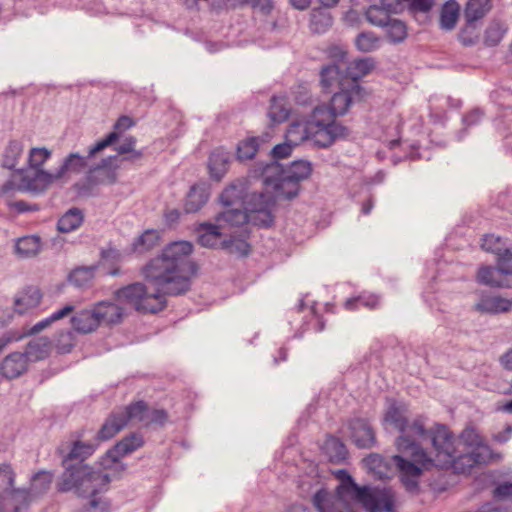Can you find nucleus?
<instances>
[{
    "label": "nucleus",
    "mask_w": 512,
    "mask_h": 512,
    "mask_svg": "<svg viewBox=\"0 0 512 512\" xmlns=\"http://www.w3.org/2000/svg\"><path fill=\"white\" fill-rule=\"evenodd\" d=\"M384 422L400 433L395 442L400 454L394 455L392 459L409 492L417 491L422 472L433 467L451 468L455 473L465 474L476 465L500 458L488 445H480L477 449L467 450L457 456L454 438L444 426L430 431L425 428L421 418L408 422L395 405L388 408Z\"/></svg>",
    "instance_id": "nucleus-1"
},
{
    "label": "nucleus",
    "mask_w": 512,
    "mask_h": 512,
    "mask_svg": "<svg viewBox=\"0 0 512 512\" xmlns=\"http://www.w3.org/2000/svg\"><path fill=\"white\" fill-rule=\"evenodd\" d=\"M193 246L188 241H176L167 245L162 253L142 268L148 285L136 282L116 292L119 300L144 314H155L166 305V296L186 293L191 287V278L196 267L190 261Z\"/></svg>",
    "instance_id": "nucleus-2"
},
{
    "label": "nucleus",
    "mask_w": 512,
    "mask_h": 512,
    "mask_svg": "<svg viewBox=\"0 0 512 512\" xmlns=\"http://www.w3.org/2000/svg\"><path fill=\"white\" fill-rule=\"evenodd\" d=\"M335 476L340 481L335 494L320 489L313 496L318 512H355L358 504L367 512H394L395 496L390 488L360 487L344 469L337 470Z\"/></svg>",
    "instance_id": "nucleus-3"
},
{
    "label": "nucleus",
    "mask_w": 512,
    "mask_h": 512,
    "mask_svg": "<svg viewBox=\"0 0 512 512\" xmlns=\"http://www.w3.org/2000/svg\"><path fill=\"white\" fill-rule=\"evenodd\" d=\"M93 453L92 445L80 441L73 443L70 451L62 460L65 471L61 476L58 489L62 492L74 490L78 496L90 497V506L96 507L95 471L93 467L84 463Z\"/></svg>",
    "instance_id": "nucleus-4"
},
{
    "label": "nucleus",
    "mask_w": 512,
    "mask_h": 512,
    "mask_svg": "<svg viewBox=\"0 0 512 512\" xmlns=\"http://www.w3.org/2000/svg\"><path fill=\"white\" fill-rule=\"evenodd\" d=\"M329 118L330 114L325 110L313 109L307 119L289 124L285 139L296 146L310 141L317 147L328 148L336 141L335 136L343 131L340 127L331 126Z\"/></svg>",
    "instance_id": "nucleus-5"
},
{
    "label": "nucleus",
    "mask_w": 512,
    "mask_h": 512,
    "mask_svg": "<svg viewBox=\"0 0 512 512\" xmlns=\"http://www.w3.org/2000/svg\"><path fill=\"white\" fill-rule=\"evenodd\" d=\"M363 95V88L359 85L358 82L348 81L347 84H342L340 91L334 93L330 101V106L319 105L314 108L325 110L328 114H330L329 122H331V126L333 125L342 128L343 131H341L339 135L335 136L336 141L339 139H344L349 135L348 128L338 122L336 117L346 114L349 107L354 102L360 101L363 98Z\"/></svg>",
    "instance_id": "nucleus-6"
},
{
    "label": "nucleus",
    "mask_w": 512,
    "mask_h": 512,
    "mask_svg": "<svg viewBox=\"0 0 512 512\" xmlns=\"http://www.w3.org/2000/svg\"><path fill=\"white\" fill-rule=\"evenodd\" d=\"M263 183L273 193V201L293 199L300 190V184L281 173L280 165L276 162L265 167Z\"/></svg>",
    "instance_id": "nucleus-7"
},
{
    "label": "nucleus",
    "mask_w": 512,
    "mask_h": 512,
    "mask_svg": "<svg viewBox=\"0 0 512 512\" xmlns=\"http://www.w3.org/2000/svg\"><path fill=\"white\" fill-rule=\"evenodd\" d=\"M96 155V143L89 146L86 156L79 153H70L67 155L62 165L57 169L58 177L66 179L70 174L86 173L87 180L91 181L93 174L96 171V166L91 163V158Z\"/></svg>",
    "instance_id": "nucleus-8"
},
{
    "label": "nucleus",
    "mask_w": 512,
    "mask_h": 512,
    "mask_svg": "<svg viewBox=\"0 0 512 512\" xmlns=\"http://www.w3.org/2000/svg\"><path fill=\"white\" fill-rule=\"evenodd\" d=\"M272 205V197L264 193L253 192L245 206V209L249 212L247 222L258 227L271 226L274 220L271 213Z\"/></svg>",
    "instance_id": "nucleus-9"
},
{
    "label": "nucleus",
    "mask_w": 512,
    "mask_h": 512,
    "mask_svg": "<svg viewBox=\"0 0 512 512\" xmlns=\"http://www.w3.org/2000/svg\"><path fill=\"white\" fill-rule=\"evenodd\" d=\"M477 281L480 284L499 287H512V261L498 259V267L483 266L477 273Z\"/></svg>",
    "instance_id": "nucleus-10"
},
{
    "label": "nucleus",
    "mask_w": 512,
    "mask_h": 512,
    "mask_svg": "<svg viewBox=\"0 0 512 512\" xmlns=\"http://www.w3.org/2000/svg\"><path fill=\"white\" fill-rule=\"evenodd\" d=\"M16 473L9 463L0 464V512H3V501L7 497L13 499L21 498L27 505L28 493L24 489H16L14 487Z\"/></svg>",
    "instance_id": "nucleus-11"
},
{
    "label": "nucleus",
    "mask_w": 512,
    "mask_h": 512,
    "mask_svg": "<svg viewBox=\"0 0 512 512\" xmlns=\"http://www.w3.org/2000/svg\"><path fill=\"white\" fill-rule=\"evenodd\" d=\"M61 180L58 172L49 173L43 169H29L22 173V187L25 191L40 193L54 182Z\"/></svg>",
    "instance_id": "nucleus-12"
},
{
    "label": "nucleus",
    "mask_w": 512,
    "mask_h": 512,
    "mask_svg": "<svg viewBox=\"0 0 512 512\" xmlns=\"http://www.w3.org/2000/svg\"><path fill=\"white\" fill-rule=\"evenodd\" d=\"M144 444L140 434H130L117 442L104 456V463L121 462L120 459L136 451Z\"/></svg>",
    "instance_id": "nucleus-13"
},
{
    "label": "nucleus",
    "mask_w": 512,
    "mask_h": 512,
    "mask_svg": "<svg viewBox=\"0 0 512 512\" xmlns=\"http://www.w3.org/2000/svg\"><path fill=\"white\" fill-rule=\"evenodd\" d=\"M252 193L248 192L245 182L238 181L225 188L219 199L224 207L238 206L245 208Z\"/></svg>",
    "instance_id": "nucleus-14"
},
{
    "label": "nucleus",
    "mask_w": 512,
    "mask_h": 512,
    "mask_svg": "<svg viewBox=\"0 0 512 512\" xmlns=\"http://www.w3.org/2000/svg\"><path fill=\"white\" fill-rule=\"evenodd\" d=\"M350 436L360 448H370L375 444V433L369 423L363 419H354L349 423Z\"/></svg>",
    "instance_id": "nucleus-15"
},
{
    "label": "nucleus",
    "mask_w": 512,
    "mask_h": 512,
    "mask_svg": "<svg viewBox=\"0 0 512 512\" xmlns=\"http://www.w3.org/2000/svg\"><path fill=\"white\" fill-rule=\"evenodd\" d=\"M28 358L25 353L13 352L7 355L0 365L1 374L8 379L21 376L28 368Z\"/></svg>",
    "instance_id": "nucleus-16"
},
{
    "label": "nucleus",
    "mask_w": 512,
    "mask_h": 512,
    "mask_svg": "<svg viewBox=\"0 0 512 512\" xmlns=\"http://www.w3.org/2000/svg\"><path fill=\"white\" fill-rule=\"evenodd\" d=\"M74 311H75L74 305L66 304L62 308L53 312L50 316L40 320L39 322H37L36 324H34L31 328H29L27 330H24V331H19L16 329H13V330L18 335L21 336V340H22L25 337L36 335V334L40 333L41 331L49 328L53 323L71 315Z\"/></svg>",
    "instance_id": "nucleus-17"
},
{
    "label": "nucleus",
    "mask_w": 512,
    "mask_h": 512,
    "mask_svg": "<svg viewBox=\"0 0 512 512\" xmlns=\"http://www.w3.org/2000/svg\"><path fill=\"white\" fill-rule=\"evenodd\" d=\"M70 323L73 330L80 334L93 332L96 326V304L76 311L72 315Z\"/></svg>",
    "instance_id": "nucleus-18"
},
{
    "label": "nucleus",
    "mask_w": 512,
    "mask_h": 512,
    "mask_svg": "<svg viewBox=\"0 0 512 512\" xmlns=\"http://www.w3.org/2000/svg\"><path fill=\"white\" fill-rule=\"evenodd\" d=\"M42 292L38 287L29 286L23 289L14 299L15 312L20 315L36 308L42 300Z\"/></svg>",
    "instance_id": "nucleus-19"
},
{
    "label": "nucleus",
    "mask_w": 512,
    "mask_h": 512,
    "mask_svg": "<svg viewBox=\"0 0 512 512\" xmlns=\"http://www.w3.org/2000/svg\"><path fill=\"white\" fill-rule=\"evenodd\" d=\"M474 307L481 313L498 314L510 311L512 301L501 296L482 295Z\"/></svg>",
    "instance_id": "nucleus-20"
},
{
    "label": "nucleus",
    "mask_w": 512,
    "mask_h": 512,
    "mask_svg": "<svg viewBox=\"0 0 512 512\" xmlns=\"http://www.w3.org/2000/svg\"><path fill=\"white\" fill-rule=\"evenodd\" d=\"M210 196L209 186L205 183L193 185L185 199L184 210L187 213L199 211L208 201Z\"/></svg>",
    "instance_id": "nucleus-21"
},
{
    "label": "nucleus",
    "mask_w": 512,
    "mask_h": 512,
    "mask_svg": "<svg viewBox=\"0 0 512 512\" xmlns=\"http://www.w3.org/2000/svg\"><path fill=\"white\" fill-rule=\"evenodd\" d=\"M348 81L347 75L343 76L340 65L328 64L320 71V84L325 91H330L336 86L342 88V84H347Z\"/></svg>",
    "instance_id": "nucleus-22"
},
{
    "label": "nucleus",
    "mask_w": 512,
    "mask_h": 512,
    "mask_svg": "<svg viewBox=\"0 0 512 512\" xmlns=\"http://www.w3.org/2000/svg\"><path fill=\"white\" fill-rule=\"evenodd\" d=\"M248 215V210L243 207H225V210L217 215L216 222L222 228L225 226H240L247 223Z\"/></svg>",
    "instance_id": "nucleus-23"
},
{
    "label": "nucleus",
    "mask_w": 512,
    "mask_h": 512,
    "mask_svg": "<svg viewBox=\"0 0 512 512\" xmlns=\"http://www.w3.org/2000/svg\"><path fill=\"white\" fill-rule=\"evenodd\" d=\"M392 13H395L392 5L382 1L381 5H371L366 10L365 16L371 25L383 28L392 19Z\"/></svg>",
    "instance_id": "nucleus-24"
},
{
    "label": "nucleus",
    "mask_w": 512,
    "mask_h": 512,
    "mask_svg": "<svg viewBox=\"0 0 512 512\" xmlns=\"http://www.w3.org/2000/svg\"><path fill=\"white\" fill-rule=\"evenodd\" d=\"M101 471H98V492L101 489H106L107 485L112 479H117L125 470V465L122 462H107L104 463V456L101 459Z\"/></svg>",
    "instance_id": "nucleus-25"
},
{
    "label": "nucleus",
    "mask_w": 512,
    "mask_h": 512,
    "mask_svg": "<svg viewBox=\"0 0 512 512\" xmlns=\"http://www.w3.org/2000/svg\"><path fill=\"white\" fill-rule=\"evenodd\" d=\"M221 225L202 223L198 228V241L203 247L214 248L220 243Z\"/></svg>",
    "instance_id": "nucleus-26"
},
{
    "label": "nucleus",
    "mask_w": 512,
    "mask_h": 512,
    "mask_svg": "<svg viewBox=\"0 0 512 512\" xmlns=\"http://www.w3.org/2000/svg\"><path fill=\"white\" fill-rule=\"evenodd\" d=\"M135 125L136 122L133 118L126 115L119 117L113 126L114 130L110 132L105 139L98 141V152L115 143L122 133Z\"/></svg>",
    "instance_id": "nucleus-27"
},
{
    "label": "nucleus",
    "mask_w": 512,
    "mask_h": 512,
    "mask_svg": "<svg viewBox=\"0 0 512 512\" xmlns=\"http://www.w3.org/2000/svg\"><path fill=\"white\" fill-rule=\"evenodd\" d=\"M51 347L52 342L48 337H38L27 344L25 354L30 361L43 360L49 355Z\"/></svg>",
    "instance_id": "nucleus-28"
},
{
    "label": "nucleus",
    "mask_w": 512,
    "mask_h": 512,
    "mask_svg": "<svg viewBox=\"0 0 512 512\" xmlns=\"http://www.w3.org/2000/svg\"><path fill=\"white\" fill-rule=\"evenodd\" d=\"M126 425V419L122 416L121 412H114L103 423L100 431L98 432V438L109 440L119 433Z\"/></svg>",
    "instance_id": "nucleus-29"
},
{
    "label": "nucleus",
    "mask_w": 512,
    "mask_h": 512,
    "mask_svg": "<svg viewBox=\"0 0 512 512\" xmlns=\"http://www.w3.org/2000/svg\"><path fill=\"white\" fill-rule=\"evenodd\" d=\"M53 478L54 474L50 471L40 470L35 473L31 478L29 490H26L28 497L45 494L50 489Z\"/></svg>",
    "instance_id": "nucleus-30"
},
{
    "label": "nucleus",
    "mask_w": 512,
    "mask_h": 512,
    "mask_svg": "<svg viewBox=\"0 0 512 512\" xmlns=\"http://www.w3.org/2000/svg\"><path fill=\"white\" fill-rule=\"evenodd\" d=\"M121 159L114 155L102 159L98 163V183L110 184L116 180V171L120 167Z\"/></svg>",
    "instance_id": "nucleus-31"
},
{
    "label": "nucleus",
    "mask_w": 512,
    "mask_h": 512,
    "mask_svg": "<svg viewBox=\"0 0 512 512\" xmlns=\"http://www.w3.org/2000/svg\"><path fill=\"white\" fill-rule=\"evenodd\" d=\"M122 308L111 302L98 303V326L116 324L121 321Z\"/></svg>",
    "instance_id": "nucleus-32"
},
{
    "label": "nucleus",
    "mask_w": 512,
    "mask_h": 512,
    "mask_svg": "<svg viewBox=\"0 0 512 512\" xmlns=\"http://www.w3.org/2000/svg\"><path fill=\"white\" fill-rule=\"evenodd\" d=\"M482 248L495 254L498 259H508L512 261V252L506 247L505 242L499 236L493 234L485 235L482 239Z\"/></svg>",
    "instance_id": "nucleus-33"
},
{
    "label": "nucleus",
    "mask_w": 512,
    "mask_h": 512,
    "mask_svg": "<svg viewBox=\"0 0 512 512\" xmlns=\"http://www.w3.org/2000/svg\"><path fill=\"white\" fill-rule=\"evenodd\" d=\"M375 66L372 58H360L350 62L346 66V75L349 81L357 82L358 79L369 74Z\"/></svg>",
    "instance_id": "nucleus-34"
},
{
    "label": "nucleus",
    "mask_w": 512,
    "mask_h": 512,
    "mask_svg": "<svg viewBox=\"0 0 512 512\" xmlns=\"http://www.w3.org/2000/svg\"><path fill=\"white\" fill-rule=\"evenodd\" d=\"M82 222V211L78 208H71L58 219L57 230L61 233H70L78 229Z\"/></svg>",
    "instance_id": "nucleus-35"
},
{
    "label": "nucleus",
    "mask_w": 512,
    "mask_h": 512,
    "mask_svg": "<svg viewBox=\"0 0 512 512\" xmlns=\"http://www.w3.org/2000/svg\"><path fill=\"white\" fill-rule=\"evenodd\" d=\"M266 142H268L267 134L261 137H247L237 146L238 158L240 160L252 159L256 155L260 145Z\"/></svg>",
    "instance_id": "nucleus-36"
},
{
    "label": "nucleus",
    "mask_w": 512,
    "mask_h": 512,
    "mask_svg": "<svg viewBox=\"0 0 512 512\" xmlns=\"http://www.w3.org/2000/svg\"><path fill=\"white\" fill-rule=\"evenodd\" d=\"M280 172L299 184L311 175L312 164L306 160H298L292 162L285 170L280 168Z\"/></svg>",
    "instance_id": "nucleus-37"
},
{
    "label": "nucleus",
    "mask_w": 512,
    "mask_h": 512,
    "mask_svg": "<svg viewBox=\"0 0 512 512\" xmlns=\"http://www.w3.org/2000/svg\"><path fill=\"white\" fill-rule=\"evenodd\" d=\"M323 451L329 461L340 463L347 457V449L345 445L336 437L330 436L323 445Z\"/></svg>",
    "instance_id": "nucleus-38"
},
{
    "label": "nucleus",
    "mask_w": 512,
    "mask_h": 512,
    "mask_svg": "<svg viewBox=\"0 0 512 512\" xmlns=\"http://www.w3.org/2000/svg\"><path fill=\"white\" fill-rule=\"evenodd\" d=\"M383 28L385 29L387 39L392 44L402 43L408 36L406 24L396 18H392Z\"/></svg>",
    "instance_id": "nucleus-39"
},
{
    "label": "nucleus",
    "mask_w": 512,
    "mask_h": 512,
    "mask_svg": "<svg viewBox=\"0 0 512 512\" xmlns=\"http://www.w3.org/2000/svg\"><path fill=\"white\" fill-rule=\"evenodd\" d=\"M16 251L25 258L36 256L41 251V240L36 235L20 238L16 243Z\"/></svg>",
    "instance_id": "nucleus-40"
},
{
    "label": "nucleus",
    "mask_w": 512,
    "mask_h": 512,
    "mask_svg": "<svg viewBox=\"0 0 512 512\" xmlns=\"http://www.w3.org/2000/svg\"><path fill=\"white\" fill-rule=\"evenodd\" d=\"M381 43V38L371 31H363L359 33L354 40L356 48L363 53H369L378 50L381 46Z\"/></svg>",
    "instance_id": "nucleus-41"
},
{
    "label": "nucleus",
    "mask_w": 512,
    "mask_h": 512,
    "mask_svg": "<svg viewBox=\"0 0 512 512\" xmlns=\"http://www.w3.org/2000/svg\"><path fill=\"white\" fill-rule=\"evenodd\" d=\"M95 276L94 266H80L73 269L68 275V282L75 287L88 286Z\"/></svg>",
    "instance_id": "nucleus-42"
},
{
    "label": "nucleus",
    "mask_w": 512,
    "mask_h": 512,
    "mask_svg": "<svg viewBox=\"0 0 512 512\" xmlns=\"http://www.w3.org/2000/svg\"><path fill=\"white\" fill-rule=\"evenodd\" d=\"M490 8V0H469L465 8L467 23L472 24L483 18Z\"/></svg>",
    "instance_id": "nucleus-43"
},
{
    "label": "nucleus",
    "mask_w": 512,
    "mask_h": 512,
    "mask_svg": "<svg viewBox=\"0 0 512 512\" xmlns=\"http://www.w3.org/2000/svg\"><path fill=\"white\" fill-rule=\"evenodd\" d=\"M290 109L284 97L273 96L270 101L268 116L273 123H282L289 117Z\"/></svg>",
    "instance_id": "nucleus-44"
},
{
    "label": "nucleus",
    "mask_w": 512,
    "mask_h": 512,
    "mask_svg": "<svg viewBox=\"0 0 512 512\" xmlns=\"http://www.w3.org/2000/svg\"><path fill=\"white\" fill-rule=\"evenodd\" d=\"M120 253L113 248L103 250L101 252V261L98 266L101 268V273L104 275H116L119 271L118 263L120 261Z\"/></svg>",
    "instance_id": "nucleus-45"
},
{
    "label": "nucleus",
    "mask_w": 512,
    "mask_h": 512,
    "mask_svg": "<svg viewBox=\"0 0 512 512\" xmlns=\"http://www.w3.org/2000/svg\"><path fill=\"white\" fill-rule=\"evenodd\" d=\"M460 7L454 0L446 2L441 10L440 24L445 30H451L455 27L459 17Z\"/></svg>",
    "instance_id": "nucleus-46"
},
{
    "label": "nucleus",
    "mask_w": 512,
    "mask_h": 512,
    "mask_svg": "<svg viewBox=\"0 0 512 512\" xmlns=\"http://www.w3.org/2000/svg\"><path fill=\"white\" fill-rule=\"evenodd\" d=\"M149 408L144 401H138L130 404L125 408V410L120 411L122 416L126 419V424L129 421H135L138 423H142L145 425L146 420L148 419Z\"/></svg>",
    "instance_id": "nucleus-47"
},
{
    "label": "nucleus",
    "mask_w": 512,
    "mask_h": 512,
    "mask_svg": "<svg viewBox=\"0 0 512 512\" xmlns=\"http://www.w3.org/2000/svg\"><path fill=\"white\" fill-rule=\"evenodd\" d=\"M137 139L134 136H127L123 141L115 147V150L120 155H127L124 160L135 162L143 158L144 153L142 150H137Z\"/></svg>",
    "instance_id": "nucleus-48"
},
{
    "label": "nucleus",
    "mask_w": 512,
    "mask_h": 512,
    "mask_svg": "<svg viewBox=\"0 0 512 512\" xmlns=\"http://www.w3.org/2000/svg\"><path fill=\"white\" fill-rule=\"evenodd\" d=\"M160 241V233L157 230L149 229L146 230L133 242V250L139 253H143L151 250L158 245Z\"/></svg>",
    "instance_id": "nucleus-49"
},
{
    "label": "nucleus",
    "mask_w": 512,
    "mask_h": 512,
    "mask_svg": "<svg viewBox=\"0 0 512 512\" xmlns=\"http://www.w3.org/2000/svg\"><path fill=\"white\" fill-rule=\"evenodd\" d=\"M23 153V144L17 140H11L3 152L2 165L8 169H14Z\"/></svg>",
    "instance_id": "nucleus-50"
},
{
    "label": "nucleus",
    "mask_w": 512,
    "mask_h": 512,
    "mask_svg": "<svg viewBox=\"0 0 512 512\" xmlns=\"http://www.w3.org/2000/svg\"><path fill=\"white\" fill-rule=\"evenodd\" d=\"M379 303L380 300L377 295L363 293L355 298L347 299L344 306L347 310L353 311L358 309L360 306L368 309H375L379 306Z\"/></svg>",
    "instance_id": "nucleus-51"
},
{
    "label": "nucleus",
    "mask_w": 512,
    "mask_h": 512,
    "mask_svg": "<svg viewBox=\"0 0 512 512\" xmlns=\"http://www.w3.org/2000/svg\"><path fill=\"white\" fill-rule=\"evenodd\" d=\"M506 31L507 27L503 23L499 21H493L485 31L484 43L487 46L498 45Z\"/></svg>",
    "instance_id": "nucleus-52"
},
{
    "label": "nucleus",
    "mask_w": 512,
    "mask_h": 512,
    "mask_svg": "<svg viewBox=\"0 0 512 512\" xmlns=\"http://www.w3.org/2000/svg\"><path fill=\"white\" fill-rule=\"evenodd\" d=\"M228 158L225 154L214 152L209 157V169L212 177L217 180L221 179L226 171Z\"/></svg>",
    "instance_id": "nucleus-53"
},
{
    "label": "nucleus",
    "mask_w": 512,
    "mask_h": 512,
    "mask_svg": "<svg viewBox=\"0 0 512 512\" xmlns=\"http://www.w3.org/2000/svg\"><path fill=\"white\" fill-rule=\"evenodd\" d=\"M51 151L45 147H35L29 152L30 169H41V166L51 157Z\"/></svg>",
    "instance_id": "nucleus-54"
},
{
    "label": "nucleus",
    "mask_w": 512,
    "mask_h": 512,
    "mask_svg": "<svg viewBox=\"0 0 512 512\" xmlns=\"http://www.w3.org/2000/svg\"><path fill=\"white\" fill-rule=\"evenodd\" d=\"M55 346L59 353H68L74 346V335L72 330L63 329L56 334Z\"/></svg>",
    "instance_id": "nucleus-55"
},
{
    "label": "nucleus",
    "mask_w": 512,
    "mask_h": 512,
    "mask_svg": "<svg viewBox=\"0 0 512 512\" xmlns=\"http://www.w3.org/2000/svg\"><path fill=\"white\" fill-rule=\"evenodd\" d=\"M461 441L468 450L477 449L480 445H486L481 435L474 428H467L461 433Z\"/></svg>",
    "instance_id": "nucleus-56"
},
{
    "label": "nucleus",
    "mask_w": 512,
    "mask_h": 512,
    "mask_svg": "<svg viewBox=\"0 0 512 512\" xmlns=\"http://www.w3.org/2000/svg\"><path fill=\"white\" fill-rule=\"evenodd\" d=\"M332 25V18L326 13H314L311 18V30L316 33H323Z\"/></svg>",
    "instance_id": "nucleus-57"
},
{
    "label": "nucleus",
    "mask_w": 512,
    "mask_h": 512,
    "mask_svg": "<svg viewBox=\"0 0 512 512\" xmlns=\"http://www.w3.org/2000/svg\"><path fill=\"white\" fill-rule=\"evenodd\" d=\"M364 465L371 472L379 475L380 477L384 474L383 468L385 467L384 459L379 454H370L363 460Z\"/></svg>",
    "instance_id": "nucleus-58"
},
{
    "label": "nucleus",
    "mask_w": 512,
    "mask_h": 512,
    "mask_svg": "<svg viewBox=\"0 0 512 512\" xmlns=\"http://www.w3.org/2000/svg\"><path fill=\"white\" fill-rule=\"evenodd\" d=\"M1 193L8 194L12 191H25L22 187V173L13 175L0 188Z\"/></svg>",
    "instance_id": "nucleus-59"
},
{
    "label": "nucleus",
    "mask_w": 512,
    "mask_h": 512,
    "mask_svg": "<svg viewBox=\"0 0 512 512\" xmlns=\"http://www.w3.org/2000/svg\"><path fill=\"white\" fill-rule=\"evenodd\" d=\"M147 416L148 419L145 422V426L151 424L163 425L168 419L167 412L163 409L149 410Z\"/></svg>",
    "instance_id": "nucleus-60"
},
{
    "label": "nucleus",
    "mask_w": 512,
    "mask_h": 512,
    "mask_svg": "<svg viewBox=\"0 0 512 512\" xmlns=\"http://www.w3.org/2000/svg\"><path fill=\"white\" fill-rule=\"evenodd\" d=\"M296 147V145L290 143L285 139V142L282 144L276 145L272 149V154L275 159H283L291 155L293 148Z\"/></svg>",
    "instance_id": "nucleus-61"
},
{
    "label": "nucleus",
    "mask_w": 512,
    "mask_h": 512,
    "mask_svg": "<svg viewBox=\"0 0 512 512\" xmlns=\"http://www.w3.org/2000/svg\"><path fill=\"white\" fill-rule=\"evenodd\" d=\"M494 497L496 500L512 499V483L505 482L499 484L494 490Z\"/></svg>",
    "instance_id": "nucleus-62"
},
{
    "label": "nucleus",
    "mask_w": 512,
    "mask_h": 512,
    "mask_svg": "<svg viewBox=\"0 0 512 512\" xmlns=\"http://www.w3.org/2000/svg\"><path fill=\"white\" fill-rule=\"evenodd\" d=\"M21 340V336L18 335L14 330H8L3 333V335L0 337V354L4 351V349L15 342H18Z\"/></svg>",
    "instance_id": "nucleus-63"
},
{
    "label": "nucleus",
    "mask_w": 512,
    "mask_h": 512,
    "mask_svg": "<svg viewBox=\"0 0 512 512\" xmlns=\"http://www.w3.org/2000/svg\"><path fill=\"white\" fill-rule=\"evenodd\" d=\"M244 2L252 8L258 9L264 13H269L272 9L271 0H244Z\"/></svg>",
    "instance_id": "nucleus-64"
}]
</instances>
